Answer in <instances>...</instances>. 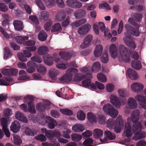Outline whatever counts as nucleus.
Listing matches in <instances>:
<instances>
[{"mask_svg": "<svg viewBox=\"0 0 146 146\" xmlns=\"http://www.w3.org/2000/svg\"><path fill=\"white\" fill-rule=\"evenodd\" d=\"M101 65L98 62H96L94 63L91 70L92 72H98L100 69Z\"/></svg>", "mask_w": 146, "mask_h": 146, "instance_id": "obj_46", "label": "nucleus"}, {"mask_svg": "<svg viewBox=\"0 0 146 146\" xmlns=\"http://www.w3.org/2000/svg\"><path fill=\"white\" fill-rule=\"evenodd\" d=\"M111 103L113 105L117 108H119L122 104L120 102L119 98L114 95H111L110 97Z\"/></svg>", "mask_w": 146, "mask_h": 146, "instance_id": "obj_13", "label": "nucleus"}, {"mask_svg": "<svg viewBox=\"0 0 146 146\" xmlns=\"http://www.w3.org/2000/svg\"><path fill=\"white\" fill-rule=\"evenodd\" d=\"M121 116L119 115L117 118L115 122V125L114 128V131L116 133L120 132L121 129L123 126V123Z\"/></svg>", "mask_w": 146, "mask_h": 146, "instance_id": "obj_8", "label": "nucleus"}, {"mask_svg": "<svg viewBox=\"0 0 146 146\" xmlns=\"http://www.w3.org/2000/svg\"><path fill=\"white\" fill-rule=\"evenodd\" d=\"M113 107L110 104H108L105 105L103 107V109L105 112L108 114L110 111Z\"/></svg>", "mask_w": 146, "mask_h": 146, "instance_id": "obj_53", "label": "nucleus"}, {"mask_svg": "<svg viewBox=\"0 0 146 146\" xmlns=\"http://www.w3.org/2000/svg\"><path fill=\"white\" fill-rule=\"evenodd\" d=\"M110 52L111 57L113 58H116L117 56V48L114 44H111L110 46Z\"/></svg>", "mask_w": 146, "mask_h": 146, "instance_id": "obj_24", "label": "nucleus"}, {"mask_svg": "<svg viewBox=\"0 0 146 146\" xmlns=\"http://www.w3.org/2000/svg\"><path fill=\"white\" fill-rule=\"evenodd\" d=\"M137 29H136L128 24H126L125 25V30H127L129 33L132 35L135 36H138L140 34L139 31V27Z\"/></svg>", "mask_w": 146, "mask_h": 146, "instance_id": "obj_6", "label": "nucleus"}, {"mask_svg": "<svg viewBox=\"0 0 146 146\" xmlns=\"http://www.w3.org/2000/svg\"><path fill=\"white\" fill-rule=\"evenodd\" d=\"M37 70L38 72L40 73L42 75H44L46 71L45 67L44 65H41L37 66Z\"/></svg>", "mask_w": 146, "mask_h": 146, "instance_id": "obj_52", "label": "nucleus"}, {"mask_svg": "<svg viewBox=\"0 0 146 146\" xmlns=\"http://www.w3.org/2000/svg\"><path fill=\"white\" fill-rule=\"evenodd\" d=\"M118 111L117 110L113 107L110 111L108 114L110 115L111 117L115 118L118 114Z\"/></svg>", "mask_w": 146, "mask_h": 146, "instance_id": "obj_49", "label": "nucleus"}, {"mask_svg": "<svg viewBox=\"0 0 146 146\" xmlns=\"http://www.w3.org/2000/svg\"><path fill=\"white\" fill-rule=\"evenodd\" d=\"M25 131L26 134L31 136H34L37 133V131L35 129H31L28 127L25 129Z\"/></svg>", "mask_w": 146, "mask_h": 146, "instance_id": "obj_38", "label": "nucleus"}, {"mask_svg": "<svg viewBox=\"0 0 146 146\" xmlns=\"http://www.w3.org/2000/svg\"><path fill=\"white\" fill-rule=\"evenodd\" d=\"M92 77V76L91 73H86L84 75H82L80 73H76L74 76V80L75 82H79L85 78H90Z\"/></svg>", "mask_w": 146, "mask_h": 146, "instance_id": "obj_9", "label": "nucleus"}, {"mask_svg": "<svg viewBox=\"0 0 146 146\" xmlns=\"http://www.w3.org/2000/svg\"><path fill=\"white\" fill-rule=\"evenodd\" d=\"M53 23L52 21L50 19L48 20L44 25V28L45 30L46 31H48L50 30V27L51 26Z\"/></svg>", "mask_w": 146, "mask_h": 146, "instance_id": "obj_55", "label": "nucleus"}, {"mask_svg": "<svg viewBox=\"0 0 146 146\" xmlns=\"http://www.w3.org/2000/svg\"><path fill=\"white\" fill-rule=\"evenodd\" d=\"M131 126L129 123L128 122L126 123L125 124L123 134L127 138L131 137L133 135V132L131 131Z\"/></svg>", "mask_w": 146, "mask_h": 146, "instance_id": "obj_14", "label": "nucleus"}, {"mask_svg": "<svg viewBox=\"0 0 146 146\" xmlns=\"http://www.w3.org/2000/svg\"><path fill=\"white\" fill-rule=\"evenodd\" d=\"M125 37L123 38V40L127 46L133 49L136 47V45L133 40L131 38V34L127 30L124 33Z\"/></svg>", "mask_w": 146, "mask_h": 146, "instance_id": "obj_3", "label": "nucleus"}, {"mask_svg": "<svg viewBox=\"0 0 146 146\" xmlns=\"http://www.w3.org/2000/svg\"><path fill=\"white\" fill-rule=\"evenodd\" d=\"M143 85L138 83H134L131 85L132 90L134 92H138L143 88Z\"/></svg>", "mask_w": 146, "mask_h": 146, "instance_id": "obj_26", "label": "nucleus"}, {"mask_svg": "<svg viewBox=\"0 0 146 146\" xmlns=\"http://www.w3.org/2000/svg\"><path fill=\"white\" fill-rule=\"evenodd\" d=\"M18 58L19 60L21 61L24 62L27 61V57L23 54L21 53L17 54Z\"/></svg>", "mask_w": 146, "mask_h": 146, "instance_id": "obj_62", "label": "nucleus"}, {"mask_svg": "<svg viewBox=\"0 0 146 146\" xmlns=\"http://www.w3.org/2000/svg\"><path fill=\"white\" fill-rule=\"evenodd\" d=\"M92 78V77L90 78H88V79L82 81V83L83 86L85 87H87L90 86L91 83V79Z\"/></svg>", "mask_w": 146, "mask_h": 146, "instance_id": "obj_54", "label": "nucleus"}, {"mask_svg": "<svg viewBox=\"0 0 146 146\" xmlns=\"http://www.w3.org/2000/svg\"><path fill=\"white\" fill-rule=\"evenodd\" d=\"M84 127L82 124H77L73 126L72 127V130L76 132H82L84 130Z\"/></svg>", "mask_w": 146, "mask_h": 146, "instance_id": "obj_31", "label": "nucleus"}, {"mask_svg": "<svg viewBox=\"0 0 146 146\" xmlns=\"http://www.w3.org/2000/svg\"><path fill=\"white\" fill-rule=\"evenodd\" d=\"M103 135V131L99 129H95L94 131V135L95 138L98 139L102 137Z\"/></svg>", "mask_w": 146, "mask_h": 146, "instance_id": "obj_35", "label": "nucleus"}, {"mask_svg": "<svg viewBox=\"0 0 146 146\" xmlns=\"http://www.w3.org/2000/svg\"><path fill=\"white\" fill-rule=\"evenodd\" d=\"M107 127L110 129L113 128L115 124V121L112 118H109L106 123Z\"/></svg>", "mask_w": 146, "mask_h": 146, "instance_id": "obj_50", "label": "nucleus"}, {"mask_svg": "<svg viewBox=\"0 0 146 146\" xmlns=\"http://www.w3.org/2000/svg\"><path fill=\"white\" fill-rule=\"evenodd\" d=\"M93 38V36L91 35H87L84 38L83 44L81 45L80 47L82 49H84L88 47Z\"/></svg>", "mask_w": 146, "mask_h": 146, "instance_id": "obj_16", "label": "nucleus"}, {"mask_svg": "<svg viewBox=\"0 0 146 146\" xmlns=\"http://www.w3.org/2000/svg\"><path fill=\"white\" fill-rule=\"evenodd\" d=\"M66 17V14L65 12H60L57 13L56 18L59 21H62Z\"/></svg>", "mask_w": 146, "mask_h": 146, "instance_id": "obj_43", "label": "nucleus"}, {"mask_svg": "<svg viewBox=\"0 0 146 146\" xmlns=\"http://www.w3.org/2000/svg\"><path fill=\"white\" fill-rule=\"evenodd\" d=\"M25 100L30 101L28 103V111L29 112L33 114H35L36 112V110L35 108V105L33 101L34 99L32 96L27 95L24 97Z\"/></svg>", "mask_w": 146, "mask_h": 146, "instance_id": "obj_4", "label": "nucleus"}, {"mask_svg": "<svg viewBox=\"0 0 146 146\" xmlns=\"http://www.w3.org/2000/svg\"><path fill=\"white\" fill-rule=\"evenodd\" d=\"M73 74L71 73H68L66 71L64 74L60 79V82L63 83H67L70 82L72 78Z\"/></svg>", "mask_w": 146, "mask_h": 146, "instance_id": "obj_15", "label": "nucleus"}, {"mask_svg": "<svg viewBox=\"0 0 146 146\" xmlns=\"http://www.w3.org/2000/svg\"><path fill=\"white\" fill-rule=\"evenodd\" d=\"M70 23V17L68 16L66 19L61 23V25L63 27H65L68 26Z\"/></svg>", "mask_w": 146, "mask_h": 146, "instance_id": "obj_61", "label": "nucleus"}, {"mask_svg": "<svg viewBox=\"0 0 146 146\" xmlns=\"http://www.w3.org/2000/svg\"><path fill=\"white\" fill-rule=\"evenodd\" d=\"M20 123L16 120L14 121L12 123L10 127L11 130L14 133L17 132L20 130Z\"/></svg>", "mask_w": 146, "mask_h": 146, "instance_id": "obj_18", "label": "nucleus"}, {"mask_svg": "<svg viewBox=\"0 0 146 146\" xmlns=\"http://www.w3.org/2000/svg\"><path fill=\"white\" fill-rule=\"evenodd\" d=\"M49 13L46 11H41L40 13L39 18L40 21H46L49 18Z\"/></svg>", "mask_w": 146, "mask_h": 146, "instance_id": "obj_30", "label": "nucleus"}, {"mask_svg": "<svg viewBox=\"0 0 146 146\" xmlns=\"http://www.w3.org/2000/svg\"><path fill=\"white\" fill-rule=\"evenodd\" d=\"M127 75L132 80H136L138 77V75L135 71L130 68H128L127 71Z\"/></svg>", "mask_w": 146, "mask_h": 146, "instance_id": "obj_21", "label": "nucleus"}, {"mask_svg": "<svg viewBox=\"0 0 146 146\" xmlns=\"http://www.w3.org/2000/svg\"><path fill=\"white\" fill-rule=\"evenodd\" d=\"M101 61L103 63H107L108 60V57L107 52H106L104 54L101 58Z\"/></svg>", "mask_w": 146, "mask_h": 146, "instance_id": "obj_63", "label": "nucleus"}, {"mask_svg": "<svg viewBox=\"0 0 146 146\" xmlns=\"http://www.w3.org/2000/svg\"><path fill=\"white\" fill-rule=\"evenodd\" d=\"M18 72V70L15 68L11 69H3L1 71V73L3 75L8 76L15 75L17 74Z\"/></svg>", "mask_w": 146, "mask_h": 146, "instance_id": "obj_10", "label": "nucleus"}, {"mask_svg": "<svg viewBox=\"0 0 146 146\" xmlns=\"http://www.w3.org/2000/svg\"><path fill=\"white\" fill-rule=\"evenodd\" d=\"M47 37V33L43 30L40 31L38 35V39L42 41H45Z\"/></svg>", "mask_w": 146, "mask_h": 146, "instance_id": "obj_33", "label": "nucleus"}, {"mask_svg": "<svg viewBox=\"0 0 146 146\" xmlns=\"http://www.w3.org/2000/svg\"><path fill=\"white\" fill-rule=\"evenodd\" d=\"M71 136L72 140L75 142H78L82 139V135L76 133L72 134Z\"/></svg>", "mask_w": 146, "mask_h": 146, "instance_id": "obj_42", "label": "nucleus"}, {"mask_svg": "<svg viewBox=\"0 0 146 146\" xmlns=\"http://www.w3.org/2000/svg\"><path fill=\"white\" fill-rule=\"evenodd\" d=\"M55 0H47L46 2V4L47 7L49 8H52L55 5Z\"/></svg>", "mask_w": 146, "mask_h": 146, "instance_id": "obj_59", "label": "nucleus"}, {"mask_svg": "<svg viewBox=\"0 0 146 146\" xmlns=\"http://www.w3.org/2000/svg\"><path fill=\"white\" fill-rule=\"evenodd\" d=\"M62 30V27L60 24L59 23H56L52 26L51 31L52 33H54L60 31Z\"/></svg>", "mask_w": 146, "mask_h": 146, "instance_id": "obj_32", "label": "nucleus"}, {"mask_svg": "<svg viewBox=\"0 0 146 146\" xmlns=\"http://www.w3.org/2000/svg\"><path fill=\"white\" fill-rule=\"evenodd\" d=\"M46 108L45 105L42 103H38L36 106V110L39 112H43L44 111Z\"/></svg>", "mask_w": 146, "mask_h": 146, "instance_id": "obj_34", "label": "nucleus"}, {"mask_svg": "<svg viewBox=\"0 0 146 146\" xmlns=\"http://www.w3.org/2000/svg\"><path fill=\"white\" fill-rule=\"evenodd\" d=\"M41 131L44 133L46 136L50 140L53 139L55 137H58L60 135V133L57 131H52L51 130H47L45 128H42Z\"/></svg>", "mask_w": 146, "mask_h": 146, "instance_id": "obj_5", "label": "nucleus"}, {"mask_svg": "<svg viewBox=\"0 0 146 146\" xmlns=\"http://www.w3.org/2000/svg\"><path fill=\"white\" fill-rule=\"evenodd\" d=\"M127 104L129 108L134 109L136 108L137 104L135 99L133 98H129L127 100Z\"/></svg>", "mask_w": 146, "mask_h": 146, "instance_id": "obj_25", "label": "nucleus"}, {"mask_svg": "<svg viewBox=\"0 0 146 146\" xmlns=\"http://www.w3.org/2000/svg\"><path fill=\"white\" fill-rule=\"evenodd\" d=\"M15 118L21 122L27 123L28 122V120L24 114L19 111H17L15 114Z\"/></svg>", "mask_w": 146, "mask_h": 146, "instance_id": "obj_20", "label": "nucleus"}, {"mask_svg": "<svg viewBox=\"0 0 146 146\" xmlns=\"http://www.w3.org/2000/svg\"><path fill=\"white\" fill-rule=\"evenodd\" d=\"M9 119L5 117H2L0 119V123L2 127V129L7 128L8 127L7 123Z\"/></svg>", "mask_w": 146, "mask_h": 146, "instance_id": "obj_48", "label": "nucleus"}, {"mask_svg": "<svg viewBox=\"0 0 146 146\" xmlns=\"http://www.w3.org/2000/svg\"><path fill=\"white\" fill-rule=\"evenodd\" d=\"M87 118L88 121L91 123L96 122V116L93 113H88L87 114Z\"/></svg>", "mask_w": 146, "mask_h": 146, "instance_id": "obj_45", "label": "nucleus"}, {"mask_svg": "<svg viewBox=\"0 0 146 146\" xmlns=\"http://www.w3.org/2000/svg\"><path fill=\"white\" fill-rule=\"evenodd\" d=\"M91 27V25L89 24H85L78 29V33L80 35H83L86 34L90 29Z\"/></svg>", "mask_w": 146, "mask_h": 146, "instance_id": "obj_11", "label": "nucleus"}, {"mask_svg": "<svg viewBox=\"0 0 146 146\" xmlns=\"http://www.w3.org/2000/svg\"><path fill=\"white\" fill-rule=\"evenodd\" d=\"M132 67L137 70H139L142 68L141 62L139 61H133L131 63Z\"/></svg>", "mask_w": 146, "mask_h": 146, "instance_id": "obj_36", "label": "nucleus"}, {"mask_svg": "<svg viewBox=\"0 0 146 146\" xmlns=\"http://www.w3.org/2000/svg\"><path fill=\"white\" fill-rule=\"evenodd\" d=\"M77 117L80 120H84L85 118V115L83 111L80 110L77 113Z\"/></svg>", "mask_w": 146, "mask_h": 146, "instance_id": "obj_51", "label": "nucleus"}, {"mask_svg": "<svg viewBox=\"0 0 146 146\" xmlns=\"http://www.w3.org/2000/svg\"><path fill=\"white\" fill-rule=\"evenodd\" d=\"M59 74V71L54 68H52L49 70V75L50 77L52 78H54Z\"/></svg>", "mask_w": 146, "mask_h": 146, "instance_id": "obj_39", "label": "nucleus"}, {"mask_svg": "<svg viewBox=\"0 0 146 146\" xmlns=\"http://www.w3.org/2000/svg\"><path fill=\"white\" fill-rule=\"evenodd\" d=\"M106 138L111 140H114L116 138L115 135L112 133L110 131L108 130H106L104 132Z\"/></svg>", "mask_w": 146, "mask_h": 146, "instance_id": "obj_40", "label": "nucleus"}, {"mask_svg": "<svg viewBox=\"0 0 146 146\" xmlns=\"http://www.w3.org/2000/svg\"><path fill=\"white\" fill-rule=\"evenodd\" d=\"M94 31L96 34L99 33V28L102 32H104L105 36L106 35V31L105 29V26L104 23L102 22H99L98 24H94L93 26Z\"/></svg>", "mask_w": 146, "mask_h": 146, "instance_id": "obj_7", "label": "nucleus"}, {"mask_svg": "<svg viewBox=\"0 0 146 146\" xmlns=\"http://www.w3.org/2000/svg\"><path fill=\"white\" fill-rule=\"evenodd\" d=\"M66 3L68 7L72 8H79L82 6L81 3L76 0H67Z\"/></svg>", "mask_w": 146, "mask_h": 146, "instance_id": "obj_12", "label": "nucleus"}, {"mask_svg": "<svg viewBox=\"0 0 146 146\" xmlns=\"http://www.w3.org/2000/svg\"><path fill=\"white\" fill-rule=\"evenodd\" d=\"M48 47L45 46H42L38 48V53L39 54L42 55L48 51Z\"/></svg>", "mask_w": 146, "mask_h": 146, "instance_id": "obj_44", "label": "nucleus"}, {"mask_svg": "<svg viewBox=\"0 0 146 146\" xmlns=\"http://www.w3.org/2000/svg\"><path fill=\"white\" fill-rule=\"evenodd\" d=\"M44 62L48 66H51L53 64V59L52 57L48 54H44L43 56Z\"/></svg>", "mask_w": 146, "mask_h": 146, "instance_id": "obj_27", "label": "nucleus"}, {"mask_svg": "<svg viewBox=\"0 0 146 146\" xmlns=\"http://www.w3.org/2000/svg\"><path fill=\"white\" fill-rule=\"evenodd\" d=\"M86 14L85 11L80 9L75 11L74 14L76 19H79L85 17Z\"/></svg>", "mask_w": 146, "mask_h": 146, "instance_id": "obj_23", "label": "nucleus"}, {"mask_svg": "<svg viewBox=\"0 0 146 146\" xmlns=\"http://www.w3.org/2000/svg\"><path fill=\"white\" fill-rule=\"evenodd\" d=\"M97 77L98 80L102 82H106L107 81V78L103 73H98Z\"/></svg>", "mask_w": 146, "mask_h": 146, "instance_id": "obj_41", "label": "nucleus"}, {"mask_svg": "<svg viewBox=\"0 0 146 146\" xmlns=\"http://www.w3.org/2000/svg\"><path fill=\"white\" fill-rule=\"evenodd\" d=\"M60 111L63 114L68 116H70L73 114L72 111L67 109H60Z\"/></svg>", "mask_w": 146, "mask_h": 146, "instance_id": "obj_56", "label": "nucleus"}, {"mask_svg": "<svg viewBox=\"0 0 146 146\" xmlns=\"http://www.w3.org/2000/svg\"><path fill=\"white\" fill-rule=\"evenodd\" d=\"M119 49L121 56L128 52V48L123 45H120L119 46Z\"/></svg>", "mask_w": 146, "mask_h": 146, "instance_id": "obj_47", "label": "nucleus"}, {"mask_svg": "<svg viewBox=\"0 0 146 146\" xmlns=\"http://www.w3.org/2000/svg\"><path fill=\"white\" fill-rule=\"evenodd\" d=\"M46 119L48 120V126L49 128L53 129L54 128L55 126L57 125V123L55 120L51 117L47 116Z\"/></svg>", "mask_w": 146, "mask_h": 146, "instance_id": "obj_29", "label": "nucleus"}, {"mask_svg": "<svg viewBox=\"0 0 146 146\" xmlns=\"http://www.w3.org/2000/svg\"><path fill=\"white\" fill-rule=\"evenodd\" d=\"M13 24L15 29L18 31H21L23 30L24 27L23 22L19 20H15L13 21Z\"/></svg>", "mask_w": 146, "mask_h": 146, "instance_id": "obj_22", "label": "nucleus"}, {"mask_svg": "<svg viewBox=\"0 0 146 146\" xmlns=\"http://www.w3.org/2000/svg\"><path fill=\"white\" fill-rule=\"evenodd\" d=\"M35 2L40 9L43 10H45V7L41 0H35Z\"/></svg>", "mask_w": 146, "mask_h": 146, "instance_id": "obj_58", "label": "nucleus"}, {"mask_svg": "<svg viewBox=\"0 0 146 146\" xmlns=\"http://www.w3.org/2000/svg\"><path fill=\"white\" fill-rule=\"evenodd\" d=\"M76 54V52L72 50L69 51L67 52L60 51L59 52V55L62 59L65 60L66 62L64 63V62H62L61 61L60 58H57L55 59V61L58 63L56 67L61 69H66V66L70 65L73 67H77V65L74 62H71L69 64L66 63V60L70 59L72 56H75Z\"/></svg>", "mask_w": 146, "mask_h": 146, "instance_id": "obj_2", "label": "nucleus"}, {"mask_svg": "<svg viewBox=\"0 0 146 146\" xmlns=\"http://www.w3.org/2000/svg\"><path fill=\"white\" fill-rule=\"evenodd\" d=\"M118 92L120 96L123 98V100H122L120 98V100L122 104H125L127 101L126 98L129 96V94L128 92L124 90L119 89Z\"/></svg>", "mask_w": 146, "mask_h": 146, "instance_id": "obj_17", "label": "nucleus"}, {"mask_svg": "<svg viewBox=\"0 0 146 146\" xmlns=\"http://www.w3.org/2000/svg\"><path fill=\"white\" fill-rule=\"evenodd\" d=\"M27 64L28 68L27 69V71L29 73L34 72L37 67V64L36 63L31 61L28 62Z\"/></svg>", "mask_w": 146, "mask_h": 146, "instance_id": "obj_19", "label": "nucleus"}, {"mask_svg": "<svg viewBox=\"0 0 146 146\" xmlns=\"http://www.w3.org/2000/svg\"><path fill=\"white\" fill-rule=\"evenodd\" d=\"M29 18L33 22L36 24H39V22L38 20V18L36 16L34 15H30L29 17Z\"/></svg>", "mask_w": 146, "mask_h": 146, "instance_id": "obj_64", "label": "nucleus"}, {"mask_svg": "<svg viewBox=\"0 0 146 146\" xmlns=\"http://www.w3.org/2000/svg\"><path fill=\"white\" fill-rule=\"evenodd\" d=\"M121 56L123 60L125 62H128L130 60V58L128 52L122 55Z\"/></svg>", "mask_w": 146, "mask_h": 146, "instance_id": "obj_60", "label": "nucleus"}, {"mask_svg": "<svg viewBox=\"0 0 146 146\" xmlns=\"http://www.w3.org/2000/svg\"><path fill=\"white\" fill-rule=\"evenodd\" d=\"M103 49V47L102 45L100 44L97 46L94 50L95 56L97 58L100 56L102 53Z\"/></svg>", "mask_w": 146, "mask_h": 146, "instance_id": "obj_28", "label": "nucleus"}, {"mask_svg": "<svg viewBox=\"0 0 146 146\" xmlns=\"http://www.w3.org/2000/svg\"><path fill=\"white\" fill-rule=\"evenodd\" d=\"M140 112L138 110L133 111L131 114V120L133 123V130L134 133H135L133 137L135 141L143 139L146 136V133L141 131L142 129L141 124L138 122L139 120Z\"/></svg>", "mask_w": 146, "mask_h": 146, "instance_id": "obj_1", "label": "nucleus"}, {"mask_svg": "<svg viewBox=\"0 0 146 146\" xmlns=\"http://www.w3.org/2000/svg\"><path fill=\"white\" fill-rule=\"evenodd\" d=\"M136 100L142 103L146 100V97L140 95H137L135 97Z\"/></svg>", "mask_w": 146, "mask_h": 146, "instance_id": "obj_57", "label": "nucleus"}, {"mask_svg": "<svg viewBox=\"0 0 146 146\" xmlns=\"http://www.w3.org/2000/svg\"><path fill=\"white\" fill-rule=\"evenodd\" d=\"M28 38L29 37L27 36L21 37L17 36L15 38V40L17 43L20 44H24L25 41L28 40Z\"/></svg>", "mask_w": 146, "mask_h": 146, "instance_id": "obj_37", "label": "nucleus"}]
</instances>
